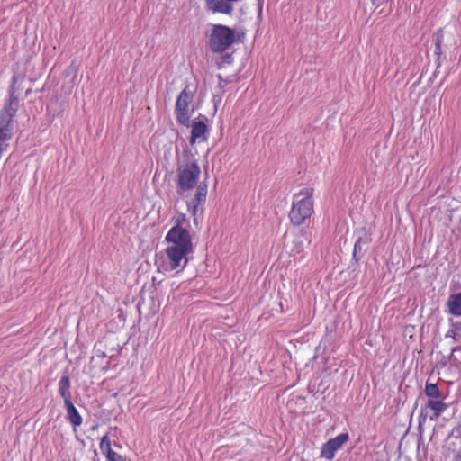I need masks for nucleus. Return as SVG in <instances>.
<instances>
[{
	"label": "nucleus",
	"mask_w": 461,
	"mask_h": 461,
	"mask_svg": "<svg viewBox=\"0 0 461 461\" xmlns=\"http://www.w3.org/2000/svg\"><path fill=\"white\" fill-rule=\"evenodd\" d=\"M65 406H66V409H67L68 415V418L70 420V422L74 426L80 425L81 422H82V419H81L77 410L76 409V407L72 403L71 400H67L65 402Z\"/></svg>",
	"instance_id": "f8f14e48"
},
{
	"label": "nucleus",
	"mask_w": 461,
	"mask_h": 461,
	"mask_svg": "<svg viewBox=\"0 0 461 461\" xmlns=\"http://www.w3.org/2000/svg\"><path fill=\"white\" fill-rule=\"evenodd\" d=\"M312 188H303L298 194H294V200L289 212V219L293 225H302L306 219H309L312 214Z\"/></svg>",
	"instance_id": "f257e3e1"
},
{
	"label": "nucleus",
	"mask_w": 461,
	"mask_h": 461,
	"mask_svg": "<svg viewBox=\"0 0 461 461\" xmlns=\"http://www.w3.org/2000/svg\"><path fill=\"white\" fill-rule=\"evenodd\" d=\"M96 356L97 357H106L105 353L104 352H100L99 349H96Z\"/></svg>",
	"instance_id": "aec40b11"
},
{
	"label": "nucleus",
	"mask_w": 461,
	"mask_h": 461,
	"mask_svg": "<svg viewBox=\"0 0 461 461\" xmlns=\"http://www.w3.org/2000/svg\"><path fill=\"white\" fill-rule=\"evenodd\" d=\"M218 78L220 79V84H219V85L221 86V81H222V77H221V75H219V76H218Z\"/></svg>",
	"instance_id": "412c9836"
},
{
	"label": "nucleus",
	"mask_w": 461,
	"mask_h": 461,
	"mask_svg": "<svg viewBox=\"0 0 461 461\" xmlns=\"http://www.w3.org/2000/svg\"><path fill=\"white\" fill-rule=\"evenodd\" d=\"M288 242L291 251L299 253L310 243V240L303 230H299L289 238Z\"/></svg>",
	"instance_id": "6e6552de"
},
{
	"label": "nucleus",
	"mask_w": 461,
	"mask_h": 461,
	"mask_svg": "<svg viewBox=\"0 0 461 461\" xmlns=\"http://www.w3.org/2000/svg\"><path fill=\"white\" fill-rule=\"evenodd\" d=\"M207 194V186L206 185H199L194 200L192 201L194 206V212H195L197 205L205 201Z\"/></svg>",
	"instance_id": "2eb2a0df"
},
{
	"label": "nucleus",
	"mask_w": 461,
	"mask_h": 461,
	"mask_svg": "<svg viewBox=\"0 0 461 461\" xmlns=\"http://www.w3.org/2000/svg\"><path fill=\"white\" fill-rule=\"evenodd\" d=\"M177 220H180V221H181V226H182L185 222H186V221H187L186 217H185V214H180V215L176 219V221Z\"/></svg>",
	"instance_id": "6ab92c4d"
},
{
	"label": "nucleus",
	"mask_w": 461,
	"mask_h": 461,
	"mask_svg": "<svg viewBox=\"0 0 461 461\" xmlns=\"http://www.w3.org/2000/svg\"><path fill=\"white\" fill-rule=\"evenodd\" d=\"M348 440V434H338L337 437L330 439L322 445L321 456L327 460H332L336 452L340 449Z\"/></svg>",
	"instance_id": "0eeeda50"
},
{
	"label": "nucleus",
	"mask_w": 461,
	"mask_h": 461,
	"mask_svg": "<svg viewBox=\"0 0 461 461\" xmlns=\"http://www.w3.org/2000/svg\"><path fill=\"white\" fill-rule=\"evenodd\" d=\"M166 240L172 243L169 247L193 249L191 235L185 228L181 227L180 220H177L176 226L167 232Z\"/></svg>",
	"instance_id": "39448f33"
},
{
	"label": "nucleus",
	"mask_w": 461,
	"mask_h": 461,
	"mask_svg": "<svg viewBox=\"0 0 461 461\" xmlns=\"http://www.w3.org/2000/svg\"><path fill=\"white\" fill-rule=\"evenodd\" d=\"M194 93L186 86L182 92L179 94L176 103V114L178 123L184 126H189L190 115L188 113V107L193 100Z\"/></svg>",
	"instance_id": "20e7f679"
},
{
	"label": "nucleus",
	"mask_w": 461,
	"mask_h": 461,
	"mask_svg": "<svg viewBox=\"0 0 461 461\" xmlns=\"http://www.w3.org/2000/svg\"><path fill=\"white\" fill-rule=\"evenodd\" d=\"M362 244L363 240L361 238H358L355 242L353 249V258L356 262H358L364 254Z\"/></svg>",
	"instance_id": "f3484780"
},
{
	"label": "nucleus",
	"mask_w": 461,
	"mask_h": 461,
	"mask_svg": "<svg viewBox=\"0 0 461 461\" xmlns=\"http://www.w3.org/2000/svg\"><path fill=\"white\" fill-rule=\"evenodd\" d=\"M200 175L201 169L194 162L179 166L177 168L178 194L193 189L196 185Z\"/></svg>",
	"instance_id": "7ed1b4c3"
},
{
	"label": "nucleus",
	"mask_w": 461,
	"mask_h": 461,
	"mask_svg": "<svg viewBox=\"0 0 461 461\" xmlns=\"http://www.w3.org/2000/svg\"><path fill=\"white\" fill-rule=\"evenodd\" d=\"M100 450L105 456L106 461H125L122 456L112 449L111 441L107 435L101 438Z\"/></svg>",
	"instance_id": "1a4fd4ad"
},
{
	"label": "nucleus",
	"mask_w": 461,
	"mask_h": 461,
	"mask_svg": "<svg viewBox=\"0 0 461 461\" xmlns=\"http://www.w3.org/2000/svg\"><path fill=\"white\" fill-rule=\"evenodd\" d=\"M70 380L69 377L67 375H64L61 377L59 383V392L62 398L64 399V402L67 400H70L71 394H70Z\"/></svg>",
	"instance_id": "ddd939ff"
},
{
	"label": "nucleus",
	"mask_w": 461,
	"mask_h": 461,
	"mask_svg": "<svg viewBox=\"0 0 461 461\" xmlns=\"http://www.w3.org/2000/svg\"><path fill=\"white\" fill-rule=\"evenodd\" d=\"M235 41V31L226 25H214L210 36V48L213 52H223Z\"/></svg>",
	"instance_id": "f03ea898"
},
{
	"label": "nucleus",
	"mask_w": 461,
	"mask_h": 461,
	"mask_svg": "<svg viewBox=\"0 0 461 461\" xmlns=\"http://www.w3.org/2000/svg\"><path fill=\"white\" fill-rule=\"evenodd\" d=\"M373 5L378 4L380 0H371Z\"/></svg>",
	"instance_id": "4be33fe9"
},
{
	"label": "nucleus",
	"mask_w": 461,
	"mask_h": 461,
	"mask_svg": "<svg viewBox=\"0 0 461 461\" xmlns=\"http://www.w3.org/2000/svg\"><path fill=\"white\" fill-rule=\"evenodd\" d=\"M435 38V54L439 56L441 54V44L444 38V31L443 29H439L434 34Z\"/></svg>",
	"instance_id": "a211bd4d"
},
{
	"label": "nucleus",
	"mask_w": 461,
	"mask_h": 461,
	"mask_svg": "<svg viewBox=\"0 0 461 461\" xmlns=\"http://www.w3.org/2000/svg\"><path fill=\"white\" fill-rule=\"evenodd\" d=\"M208 132V127L203 121L194 122L192 124V131L190 143L194 145L196 140H206V133Z\"/></svg>",
	"instance_id": "9d476101"
},
{
	"label": "nucleus",
	"mask_w": 461,
	"mask_h": 461,
	"mask_svg": "<svg viewBox=\"0 0 461 461\" xmlns=\"http://www.w3.org/2000/svg\"><path fill=\"white\" fill-rule=\"evenodd\" d=\"M427 407L434 411L435 415L439 416L447 408V404L441 399H429Z\"/></svg>",
	"instance_id": "4468645a"
},
{
	"label": "nucleus",
	"mask_w": 461,
	"mask_h": 461,
	"mask_svg": "<svg viewBox=\"0 0 461 461\" xmlns=\"http://www.w3.org/2000/svg\"><path fill=\"white\" fill-rule=\"evenodd\" d=\"M425 393L429 399L442 398V392L436 384H426Z\"/></svg>",
	"instance_id": "dca6fc26"
},
{
	"label": "nucleus",
	"mask_w": 461,
	"mask_h": 461,
	"mask_svg": "<svg viewBox=\"0 0 461 461\" xmlns=\"http://www.w3.org/2000/svg\"><path fill=\"white\" fill-rule=\"evenodd\" d=\"M447 306L452 315L461 316V292L450 295Z\"/></svg>",
	"instance_id": "9b49d317"
},
{
	"label": "nucleus",
	"mask_w": 461,
	"mask_h": 461,
	"mask_svg": "<svg viewBox=\"0 0 461 461\" xmlns=\"http://www.w3.org/2000/svg\"><path fill=\"white\" fill-rule=\"evenodd\" d=\"M223 59H224V60L229 59H230V55L225 56Z\"/></svg>",
	"instance_id": "5701e85b"
},
{
	"label": "nucleus",
	"mask_w": 461,
	"mask_h": 461,
	"mask_svg": "<svg viewBox=\"0 0 461 461\" xmlns=\"http://www.w3.org/2000/svg\"><path fill=\"white\" fill-rule=\"evenodd\" d=\"M192 252L193 249H190L167 247L166 253L170 269L177 272L183 270L188 262L187 255Z\"/></svg>",
	"instance_id": "423d86ee"
}]
</instances>
